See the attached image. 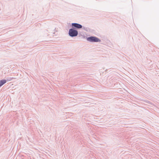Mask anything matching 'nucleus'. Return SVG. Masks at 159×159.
Instances as JSON below:
<instances>
[{
	"mask_svg": "<svg viewBox=\"0 0 159 159\" xmlns=\"http://www.w3.org/2000/svg\"><path fill=\"white\" fill-rule=\"evenodd\" d=\"M72 27H75L78 29H80L82 28V26L79 24L73 23H72Z\"/></svg>",
	"mask_w": 159,
	"mask_h": 159,
	"instance_id": "nucleus-3",
	"label": "nucleus"
},
{
	"mask_svg": "<svg viewBox=\"0 0 159 159\" xmlns=\"http://www.w3.org/2000/svg\"><path fill=\"white\" fill-rule=\"evenodd\" d=\"M6 82V80H3L0 81V87Z\"/></svg>",
	"mask_w": 159,
	"mask_h": 159,
	"instance_id": "nucleus-4",
	"label": "nucleus"
},
{
	"mask_svg": "<svg viewBox=\"0 0 159 159\" xmlns=\"http://www.w3.org/2000/svg\"><path fill=\"white\" fill-rule=\"evenodd\" d=\"M78 34V33L77 31L73 29H71L69 30V34L71 37L76 36Z\"/></svg>",
	"mask_w": 159,
	"mask_h": 159,
	"instance_id": "nucleus-1",
	"label": "nucleus"
},
{
	"mask_svg": "<svg viewBox=\"0 0 159 159\" xmlns=\"http://www.w3.org/2000/svg\"><path fill=\"white\" fill-rule=\"evenodd\" d=\"M87 40L88 41L91 42H99L100 41V40L99 39L95 37H90L88 38Z\"/></svg>",
	"mask_w": 159,
	"mask_h": 159,
	"instance_id": "nucleus-2",
	"label": "nucleus"
}]
</instances>
